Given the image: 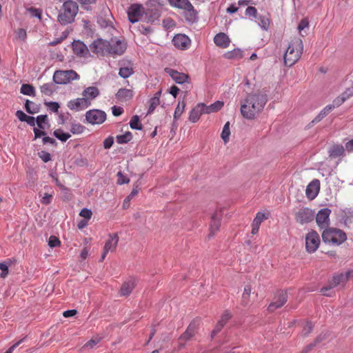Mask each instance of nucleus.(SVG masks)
<instances>
[{
	"mask_svg": "<svg viewBox=\"0 0 353 353\" xmlns=\"http://www.w3.org/2000/svg\"><path fill=\"white\" fill-rule=\"evenodd\" d=\"M268 101L267 94L261 90L252 92L246 97L241 106V112L246 119H255L263 110Z\"/></svg>",
	"mask_w": 353,
	"mask_h": 353,
	"instance_id": "nucleus-1",
	"label": "nucleus"
},
{
	"mask_svg": "<svg viewBox=\"0 0 353 353\" xmlns=\"http://www.w3.org/2000/svg\"><path fill=\"white\" fill-rule=\"evenodd\" d=\"M303 50V43L301 39L295 38L291 41L285 52L283 59L286 66L291 67L301 58Z\"/></svg>",
	"mask_w": 353,
	"mask_h": 353,
	"instance_id": "nucleus-2",
	"label": "nucleus"
},
{
	"mask_svg": "<svg viewBox=\"0 0 353 353\" xmlns=\"http://www.w3.org/2000/svg\"><path fill=\"white\" fill-rule=\"evenodd\" d=\"M79 6L74 1H68L61 7L57 20L61 25H67L72 23L78 14Z\"/></svg>",
	"mask_w": 353,
	"mask_h": 353,
	"instance_id": "nucleus-3",
	"label": "nucleus"
},
{
	"mask_svg": "<svg viewBox=\"0 0 353 353\" xmlns=\"http://www.w3.org/2000/svg\"><path fill=\"white\" fill-rule=\"evenodd\" d=\"M168 1L172 7L184 12V17L188 22L194 23L197 21L198 12L190 0H168Z\"/></svg>",
	"mask_w": 353,
	"mask_h": 353,
	"instance_id": "nucleus-4",
	"label": "nucleus"
},
{
	"mask_svg": "<svg viewBox=\"0 0 353 353\" xmlns=\"http://www.w3.org/2000/svg\"><path fill=\"white\" fill-rule=\"evenodd\" d=\"M324 243L333 245H339L347 239L346 234L342 230L334 228L325 229L322 232Z\"/></svg>",
	"mask_w": 353,
	"mask_h": 353,
	"instance_id": "nucleus-5",
	"label": "nucleus"
},
{
	"mask_svg": "<svg viewBox=\"0 0 353 353\" xmlns=\"http://www.w3.org/2000/svg\"><path fill=\"white\" fill-rule=\"evenodd\" d=\"M79 78V75L72 70H58L53 75V81L57 84H66Z\"/></svg>",
	"mask_w": 353,
	"mask_h": 353,
	"instance_id": "nucleus-6",
	"label": "nucleus"
},
{
	"mask_svg": "<svg viewBox=\"0 0 353 353\" xmlns=\"http://www.w3.org/2000/svg\"><path fill=\"white\" fill-rule=\"evenodd\" d=\"M345 97L343 98H336L332 104H330L326 105L319 114L318 115L311 121L309 124V126L311 127L315 123L320 122L323 118H325L331 111L336 108L340 106L343 102Z\"/></svg>",
	"mask_w": 353,
	"mask_h": 353,
	"instance_id": "nucleus-7",
	"label": "nucleus"
},
{
	"mask_svg": "<svg viewBox=\"0 0 353 353\" xmlns=\"http://www.w3.org/2000/svg\"><path fill=\"white\" fill-rule=\"evenodd\" d=\"M85 119L88 123L92 125H99L105 121L106 114L104 111L93 109L86 112Z\"/></svg>",
	"mask_w": 353,
	"mask_h": 353,
	"instance_id": "nucleus-8",
	"label": "nucleus"
},
{
	"mask_svg": "<svg viewBox=\"0 0 353 353\" xmlns=\"http://www.w3.org/2000/svg\"><path fill=\"white\" fill-rule=\"evenodd\" d=\"M320 238L318 233L315 231H311L305 236V248L310 253L314 252L319 247Z\"/></svg>",
	"mask_w": 353,
	"mask_h": 353,
	"instance_id": "nucleus-9",
	"label": "nucleus"
},
{
	"mask_svg": "<svg viewBox=\"0 0 353 353\" xmlns=\"http://www.w3.org/2000/svg\"><path fill=\"white\" fill-rule=\"evenodd\" d=\"M109 41L97 39L90 45V50L97 54L105 55L109 54Z\"/></svg>",
	"mask_w": 353,
	"mask_h": 353,
	"instance_id": "nucleus-10",
	"label": "nucleus"
},
{
	"mask_svg": "<svg viewBox=\"0 0 353 353\" xmlns=\"http://www.w3.org/2000/svg\"><path fill=\"white\" fill-rule=\"evenodd\" d=\"M330 213L331 210L328 208H323L318 212L316 216V221L321 229H323L324 230L328 228Z\"/></svg>",
	"mask_w": 353,
	"mask_h": 353,
	"instance_id": "nucleus-11",
	"label": "nucleus"
},
{
	"mask_svg": "<svg viewBox=\"0 0 353 353\" xmlns=\"http://www.w3.org/2000/svg\"><path fill=\"white\" fill-rule=\"evenodd\" d=\"M109 54H110L121 55L126 49L125 43L117 38H112L109 41Z\"/></svg>",
	"mask_w": 353,
	"mask_h": 353,
	"instance_id": "nucleus-12",
	"label": "nucleus"
},
{
	"mask_svg": "<svg viewBox=\"0 0 353 353\" xmlns=\"http://www.w3.org/2000/svg\"><path fill=\"white\" fill-rule=\"evenodd\" d=\"M191 39L184 34H177L172 39L175 48L181 50H188L191 45Z\"/></svg>",
	"mask_w": 353,
	"mask_h": 353,
	"instance_id": "nucleus-13",
	"label": "nucleus"
},
{
	"mask_svg": "<svg viewBox=\"0 0 353 353\" xmlns=\"http://www.w3.org/2000/svg\"><path fill=\"white\" fill-rule=\"evenodd\" d=\"M314 219V212L309 208L300 209L295 214V219L300 224H305L312 221Z\"/></svg>",
	"mask_w": 353,
	"mask_h": 353,
	"instance_id": "nucleus-14",
	"label": "nucleus"
},
{
	"mask_svg": "<svg viewBox=\"0 0 353 353\" xmlns=\"http://www.w3.org/2000/svg\"><path fill=\"white\" fill-rule=\"evenodd\" d=\"M90 105L91 103H88V101L83 97L70 100L68 103V108L74 111H81L85 110L90 106Z\"/></svg>",
	"mask_w": 353,
	"mask_h": 353,
	"instance_id": "nucleus-15",
	"label": "nucleus"
},
{
	"mask_svg": "<svg viewBox=\"0 0 353 353\" xmlns=\"http://www.w3.org/2000/svg\"><path fill=\"white\" fill-rule=\"evenodd\" d=\"M143 13V8L141 5L134 4L128 10V15L129 21L134 23L140 20Z\"/></svg>",
	"mask_w": 353,
	"mask_h": 353,
	"instance_id": "nucleus-16",
	"label": "nucleus"
},
{
	"mask_svg": "<svg viewBox=\"0 0 353 353\" xmlns=\"http://www.w3.org/2000/svg\"><path fill=\"white\" fill-rule=\"evenodd\" d=\"M320 191V181L319 179H313L307 186L305 194L310 200L314 199Z\"/></svg>",
	"mask_w": 353,
	"mask_h": 353,
	"instance_id": "nucleus-17",
	"label": "nucleus"
},
{
	"mask_svg": "<svg viewBox=\"0 0 353 353\" xmlns=\"http://www.w3.org/2000/svg\"><path fill=\"white\" fill-rule=\"evenodd\" d=\"M221 218L222 214L221 211L216 212L212 216L211 222L210 224V233L208 234V238L213 236L216 234V232L219 230Z\"/></svg>",
	"mask_w": 353,
	"mask_h": 353,
	"instance_id": "nucleus-18",
	"label": "nucleus"
},
{
	"mask_svg": "<svg viewBox=\"0 0 353 353\" xmlns=\"http://www.w3.org/2000/svg\"><path fill=\"white\" fill-rule=\"evenodd\" d=\"M347 281L348 280L347 279V276L344 273L336 274L333 277V279L330 283V287L322 288L321 292H323V295L330 296L329 294L326 293L327 290L339 285H344Z\"/></svg>",
	"mask_w": 353,
	"mask_h": 353,
	"instance_id": "nucleus-19",
	"label": "nucleus"
},
{
	"mask_svg": "<svg viewBox=\"0 0 353 353\" xmlns=\"http://www.w3.org/2000/svg\"><path fill=\"white\" fill-rule=\"evenodd\" d=\"M165 72L176 83L182 84L188 81V76L172 68H165Z\"/></svg>",
	"mask_w": 353,
	"mask_h": 353,
	"instance_id": "nucleus-20",
	"label": "nucleus"
},
{
	"mask_svg": "<svg viewBox=\"0 0 353 353\" xmlns=\"http://www.w3.org/2000/svg\"><path fill=\"white\" fill-rule=\"evenodd\" d=\"M287 301V295L284 292H280L276 295L274 301L269 305L268 310L274 312L277 308L282 307Z\"/></svg>",
	"mask_w": 353,
	"mask_h": 353,
	"instance_id": "nucleus-21",
	"label": "nucleus"
},
{
	"mask_svg": "<svg viewBox=\"0 0 353 353\" xmlns=\"http://www.w3.org/2000/svg\"><path fill=\"white\" fill-rule=\"evenodd\" d=\"M72 48L74 54L79 57H88L90 54L89 51L90 50L88 48L87 46L84 43L80 41H74Z\"/></svg>",
	"mask_w": 353,
	"mask_h": 353,
	"instance_id": "nucleus-22",
	"label": "nucleus"
},
{
	"mask_svg": "<svg viewBox=\"0 0 353 353\" xmlns=\"http://www.w3.org/2000/svg\"><path fill=\"white\" fill-rule=\"evenodd\" d=\"M196 327L194 323H190L185 332L179 337V345L181 347L185 345L186 341L192 339L195 334Z\"/></svg>",
	"mask_w": 353,
	"mask_h": 353,
	"instance_id": "nucleus-23",
	"label": "nucleus"
},
{
	"mask_svg": "<svg viewBox=\"0 0 353 353\" xmlns=\"http://www.w3.org/2000/svg\"><path fill=\"white\" fill-rule=\"evenodd\" d=\"M232 315L228 310L225 311L221 315V319L216 323L215 327L212 331L211 337L213 338L216 334H218L223 326L226 324L228 320L231 318Z\"/></svg>",
	"mask_w": 353,
	"mask_h": 353,
	"instance_id": "nucleus-24",
	"label": "nucleus"
},
{
	"mask_svg": "<svg viewBox=\"0 0 353 353\" xmlns=\"http://www.w3.org/2000/svg\"><path fill=\"white\" fill-rule=\"evenodd\" d=\"M268 219V214H265V213H263L262 212H257L255 218L254 219V220L252 223L251 233L252 234H257L261 223Z\"/></svg>",
	"mask_w": 353,
	"mask_h": 353,
	"instance_id": "nucleus-25",
	"label": "nucleus"
},
{
	"mask_svg": "<svg viewBox=\"0 0 353 353\" xmlns=\"http://www.w3.org/2000/svg\"><path fill=\"white\" fill-rule=\"evenodd\" d=\"M120 68L119 71V75L123 79H127L134 73L133 64L131 62L125 63V62H121Z\"/></svg>",
	"mask_w": 353,
	"mask_h": 353,
	"instance_id": "nucleus-26",
	"label": "nucleus"
},
{
	"mask_svg": "<svg viewBox=\"0 0 353 353\" xmlns=\"http://www.w3.org/2000/svg\"><path fill=\"white\" fill-rule=\"evenodd\" d=\"M99 90L94 86L88 87L82 92L83 97L86 99L88 101V103H91L92 100L99 95Z\"/></svg>",
	"mask_w": 353,
	"mask_h": 353,
	"instance_id": "nucleus-27",
	"label": "nucleus"
},
{
	"mask_svg": "<svg viewBox=\"0 0 353 353\" xmlns=\"http://www.w3.org/2000/svg\"><path fill=\"white\" fill-rule=\"evenodd\" d=\"M119 242V236L117 234L109 235L108 240L105 242L104 248L106 252H113L116 250Z\"/></svg>",
	"mask_w": 353,
	"mask_h": 353,
	"instance_id": "nucleus-28",
	"label": "nucleus"
},
{
	"mask_svg": "<svg viewBox=\"0 0 353 353\" xmlns=\"http://www.w3.org/2000/svg\"><path fill=\"white\" fill-rule=\"evenodd\" d=\"M214 42L217 46L222 48H226L230 45V39L227 34L221 32L214 37Z\"/></svg>",
	"mask_w": 353,
	"mask_h": 353,
	"instance_id": "nucleus-29",
	"label": "nucleus"
},
{
	"mask_svg": "<svg viewBox=\"0 0 353 353\" xmlns=\"http://www.w3.org/2000/svg\"><path fill=\"white\" fill-rule=\"evenodd\" d=\"M203 103H200L196 105L190 112L189 120L192 123H196L200 118V117L204 113L203 108Z\"/></svg>",
	"mask_w": 353,
	"mask_h": 353,
	"instance_id": "nucleus-30",
	"label": "nucleus"
},
{
	"mask_svg": "<svg viewBox=\"0 0 353 353\" xmlns=\"http://www.w3.org/2000/svg\"><path fill=\"white\" fill-rule=\"evenodd\" d=\"M345 148L342 145H334L329 150V155L331 158H338L345 156Z\"/></svg>",
	"mask_w": 353,
	"mask_h": 353,
	"instance_id": "nucleus-31",
	"label": "nucleus"
},
{
	"mask_svg": "<svg viewBox=\"0 0 353 353\" xmlns=\"http://www.w3.org/2000/svg\"><path fill=\"white\" fill-rule=\"evenodd\" d=\"M223 105L224 103L221 101H216L210 105H206L205 103H203L204 113L210 114L212 112H216L223 108Z\"/></svg>",
	"mask_w": 353,
	"mask_h": 353,
	"instance_id": "nucleus-32",
	"label": "nucleus"
},
{
	"mask_svg": "<svg viewBox=\"0 0 353 353\" xmlns=\"http://www.w3.org/2000/svg\"><path fill=\"white\" fill-rule=\"evenodd\" d=\"M135 287V281L134 279H130L128 281L125 282L120 290L121 295L122 296H128L129 295L132 290Z\"/></svg>",
	"mask_w": 353,
	"mask_h": 353,
	"instance_id": "nucleus-33",
	"label": "nucleus"
},
{
	"mask_svg": "<svg viewBox=\"0 0 353 353\" xmlns=\"http://www.w3.org/2000/svg\"><path fill=\"white\" fill-rule=\"evenodd\" d=\"M133 97V92L132 90L126 88H121L117 93V97L121 101H128Z\"/></svg>",
	"mask_w": 353,
	"mask_h": 353,
	"instance_id": "nucleus-34",
	"label": "nucleus"
},
{
	"mask_svg": "<svg viewBox=\"0 0 353 353\" xmlns=\"http://www.w3.org/2000/svg\"><path fill=\"white\" fill-rule=\"evenodd\" d=\"M161 90L157 92L154 94V97L150 99V101H149L150 106H149L148 113H152L154 111V110L157 107V105L159 104V102H160L159 98L161 96Z\"/></svg>",
	"mask_w": 353,
	"mask_h": 353,
	"instance_id": "nucleus-35",
	"label": "nucleus"
},
{
	"mask_svg": "<svg viewBox=\"0 0 353 353\" xmlns=\"http://www.w3.org/2000/svg\"><path fill=\"white\" fill-rule=\"evenodd\" d=\"M37 124L39 129L46 130L50 127L48 123V116L46 114H41L37 117Z\"/></svg>",
	"mask_w": 353,
	"mask_h": 353,
	"instance_id": "nucleus-36",
	"label": "nucleus"
},
{
	"mask_svg": "<svg viewBox=\"0 0 353 353\" xmlns=\"http://www.w3.org/2000/svg\"><path fill=\"white\" fill-rule=\"evenodd\" d=\"M223 57L228 59H239L243 57V52L240 49H234L225 52Z\"/></svg>",
	"mask_w": 353,
	"mask_h": 353,
	"instance_id": "nucleus-37",
	"label": "nucleus"
},
{
	"mask_svg": "<svg viewBox=\"0 0 353 353\" xmlns=\"http://www.w3.org/2000/svg\"><path fill=\"white\" fill-rule=\"evenodd\" d=\"M252 292V288L250 285H245L244 288L243 293L242 294V301L241 303L243 306H247L249 305L250 300V294Z\"/></svg>",
	"mask_w": 353,
	"mask_h": 353,
	"instance_id": "nucleus-38",
	"label": "nucleus"
},
{
	"mask_svg": "<svg viewBox=\"0 0 353 353\" xmlns=\"http://www.w3.org/2000/svg\"><path fill=\"white\" fill-rule=\"evenodd\" d=\"M25 108L29 114H32L37 113L39 111V106L36 103L30 100H26Z\"/></svg>",
	"mask_w": 353,
	"mask_h": 353,
	"instance_id": "nucleus-39",
	"label": "nucleus"
},
{
	"mask_svg": "<svg viewBox=\"0 0 353 353\" xmlns=\"http://www.w3.org/2000/svg\"><path fill=\"white\" fill-rule=\"evenodd\" d=\"M132 139V134L130 132H126L125 133L120 135H117L116 137L117 142L119 144L127 143Z\"/></svg>",
	"mask_w": 353,
	"mask_h": 353,
	"instance_id": "nucleus-40",
	"label": "nucleus"
},
{
	"mask_svg": "<svg viewBox=\"0 0 353 353\" xmlns=\"http://www.w3.org/2000/svg\"><path fill=\"white\" fill-rule=\"evenodd\" d=\"M53 135L62 142H65L71 135L64 132L61 129H57L54 131Z\"/></svg>",
	"mask_w": 353,
	"mask_h": 353,
	"instance_id": "nucleus-41",
	"label": "nucleus"
},
{
	"mask_svg": "<svg viewBox=\"0 0 353 353\" xmlns=\"http://www.w3.org/2000/svg\"><path fill=\"white\" fill-rule=\"evenodd\" d=\"M256 21L259 26L263 30H267L270 26L269 19L264 16H259L256 18Z\"/></svg>",
	"mask_w": 353,
	"mask_h": 353,
	"instance_id": "nucleus-42",
	"label": "nucleus"
},
{
	"mask_svg": "<svg viewBox=\"0 0 353 353\" xmlns=\"http://www.w3.org/2000/svg\"><path fill=\"white\" fill-rule=\"evenodd\" d=\"M230 135V122L228 121L225 123L222 132H221V139L223 140L224 143H226L228 142Z\"/></svg>",
	"mask_w": 353,
	"mask_h": 353,
	"instance_id": "nucleus-43",
	"label": "nucleus"
},
{
	"mask_svg": "<svg viewBox=\"0 0 353 353\" xmlns=\"http://www.w3.org/2000/svg\"><path fill=\"white\" fill-rule=\"evenodd\" d=\"M185 107V103L184 101H179L178 105L175 109L174 114V119L177 120L181 115L183 114Z\"/></svg>",
	"mask_w": 353,
	"mask_h": 353,
	"instance_id": "nucleus-44",
	"label": "nucleus"
},
{
	"mask_svg": "<svg viewBox=\"0 0 353 353\" xmlns=\"http://www.w3.org/2000/svg\"><path fill=\"white\" fill-rule=\"evenodd\" d=\"M130 126L132 129L134 130H141L142 124L140 122L139 117L137 115H134L132 117L130 121Z\"/></svg>",
	"mask_w": 353,
	"mask_h": 353,
	"instance_id": "nucleus-45",
	"label": "nucleus"
},
{
	"mask_svg": "<svg viewBox=\"0 0 353 353\" xmlns=\"http://www.w3.org/2000/svg\"><path fill=\"white\" fill-rule=\"evenodd\" d=\"M139 192V190L137 189V187L135 188H133L131 191L130 194L124 199L123 203V208H128L130 206V202L131 199L137 195Z\"/></svg>",
	"mask_w": 353,
	"mask_h": 353,
	"instance_id": "nucleus-46",
	"label": "nucleus"
},
{
	"mask_svg": "<svg viewBox=\"0 0 353 353\" xmlns=\"http://www.w3.org/2000/svg\"><path fill=\"white\" fill-rule=\"evenodd\" d=\"M54 90V85L52 83H45L41 86V92L47 96L51 95Z\"/></svg>",
	"mask_w": 353,
	"mask_h": 353,
	"instance_id": "nucleus-47",
	"label": "nucleus"
},
{
	"mask_svg": "<svg viewBox=\"0 0 353 353\" xmlns=\"http://www.w3.org/2000/svg\"><path fill=\"white\" fill-rule=\"evenodd\" d=\"M21 92L25 95L34 96V88L29 84H23L21 87Z\"/></svg>",
	"mask_w": 353,
	"mask_h": 353,
	"instance_id": "nucleus-48",
	"label": "nucleus"
},
{
	"mask_svg": "<svg viewBox=\"0 0 353 353\" xmlns=\"http://www.w3.org/2000/svg\"><path fill=\"white\" fill-rule=\"evenodd\" d=\"M85 127L80 123H73L71 125L70 131L74 134H79L83 132Z\"/></svg>",
	"mask_w": 353,
	"mask_h": 353,
	"instance_id": "nucleus-49",
	"label": "nucleus"
},
{
	"mask_svg": "<svg viewBox=\"0 0 353 353\" xmlns=\"http://www.w3.org/2000/svg\"><path fill=\"white\" fill-rule=\"evenodd\" d=\"M117 184L123 185L127 184L130 182V179L127 175H125L122 172L119 171L117 174Z\"/></svg>",
	"mask_w": 353,
	"mask_h": 353,
	"instance_id": "nucleus-50",
	"label": "nucleus"
},
{
	"mask_svg": "<svg viewBox=\"0 0 353 353\" xmlns=\"http://www.w3.org/2000/svg\"><path fill=\"white\" fill-rule=\"evenodd\" d=\"M28 11L31 17L38 18L39 20L41 19V10L35 8H30L28 9Z\"/></svg>",
	"mask_w": 353,
	"mask_h": 353,
	"instance_id": "nucleus-51",
	"label": "nucleus"
},
{
	"mask_svg": "<svg viewBox=\"0 0 353 353\" xmlns=\"http://www.w3.org/2000/svg\"><path fill=\"white\" fill-rule=\"evenodd\" d=\"M351 96H353V83L350 86L347 87L345 91L337 98H343L345 97V99H344L345 101Z\"/></svg>",
	"mask_w": 353,
	"mask_h": 353,
	"instance_id": "nucleus-52",
	"label": "nucleus"
},
{
	"mask_svg": "<svg viewBox=\"0 0 353 353\" xmlns=\"http://www.w3.org/2000/svg\"><path fill=\"white\" fill-rule=\"evenodd\" d=\"M101 337L95 336V337L91 339L89 341H88L85 344V347H88V348H92L97 343H99L101 341Z\"/></svg>",
	"mask_w": 353,
	"mask_h": 353,
	"instance_id": "nucleus-53",
	"label": "nucleus"
},
{
	"mask_svg": "<svg viewBox=\"0 0 353 353\" xmlns=\"http://www.w3.org/2000/svg\"><path fill=\"white\" fill-rule=\"evenodd\" d=\"M61 242L58 238L54 236H50L48 240V245L51 248L57 247L60 245Z\"/></svg>",
	"mask_w": 353,
	"mask_h": 353,
	"instance_id": "nucleus-54",
	"label": "nucleus"
},
{
	"mask_svg": "<svg viewBox=\"0 0 353 353\" xmlns=\"http://www.w3.org/2000/svg\"><path fill=\"white\" fill-rule=\"evenodd\" d=\"M309 26V22L306 19H303L301 21L298 26V30L299 33L303 36L302 34V31L304 30L305 28H307Z\"/></svg>",
	"mask_w": 353,
	"mask_h": 353,
	"instance_id": "nucleus-55",
	"label": "nucleus"
},
{
	"mask_svg": "<svg viewBox=\"0 0 353 353\" xmlns=\"http://www.w3.org/2000/svg\"><path fill=\"white\" fill-rule=\"evenodd\" d=\"M46 105L52 112H57L59 108V104L57 102H46Z\"/></svg>",
	"mask_w": 353,
	"mask_h": 353,
	"instance_id": "nucleus-56",
	"label": "nucleus"
},
{
	"mask_svg": "<svg viewBox=\"0 0 353 353\" xmlns=\"http://www.w3.org/2000/svg\"><path fill=\"white\" fill-rule=\"evenodd\" d=\"M92 212L88 208H83L81 210L79 215L85 218L87 221L91 219Z\"/></svg>",
	"mask_w": 353,
	"mask_h": 353,
	"instance_id": "nucleus-57",
	"label": "nucleus"
},
{
	"mask_svg": "<svg viewBox=\"0 0 353 353\" xmlns=\"http://www.w3.org/2000/svg\"><path fill=\"white\" fill-rule=\"evenodd\" d=\"M245 14L249 17H253L257 18V10L254 7L249 6L245 10Z\"/></svg>",
	"mask_w": 353,
	"mask_h": 353,
	"instance_id": "nucleus-58",
	"label": "nucleus"
},
{
	"mask_svg": "<svg viewBox=\"0 0 353 353\" xmlns=\"http://www.w3.org/2000/svg\"><path fill=\"white\" fill-rule=\"evenodd\" d=\"M39 157L42 159V161L45 163H47L51 160V155L49 152L46 151H41L39 152Z\"/></svg>",
	"mask_w": 353,
	"mask_h": 353,
	"instance_id": "nucleus-59",
	"label": "nucleus"
},
{
	"mask_svg": "<svg viewBox=\"0 0 353 353\" xmlns=\"http://www.w3.org/2000/svg\"><path fill=\"white\" fill-rule=\"evenodd\" d=\"M0 270H1L0 277L5 278L8 273V265L6 263H0Z\"/></svg>",
	"mask_w": 353,
	"mask_h": 353,
	"instance_id": "nucleus-60",
	"label": "nucleus"
},
{
	"mask_svg": "<svg viewBox=\"0 0 353 353\" xmlns=\"http://www.w3.org/2000/svg\"><path fill=\"white\" fill-rule=\"evenodd\" d=\"M113 143H114L113 138L111 137H109L106 138L104 140V141H103V147L105 149H109V148H110L112 146Z\"/></svg>",
	"mask_w": 353,
	"mask_h": 353,
	"instance_id": "nucleus-61",
	"label": "nucleus"
},
{
	"mask_svg": "<svg viewBox=\"0 0 353 353\" xmlns=\"http://www.w3.org/2000/svg\"><path fill=\"white\" fill-rule=\"evenodd\" d=\"M313 329V325L312 323L307 322L306 323L305 327H303V332L304 335H307L310 334Z\"/></svg>",
	"mask_w": 353,
	"mask_h": 353,
	"instance_id": "nucleus-62",
	"label": "nucleus"
},
{
	"mask_svg": "<svg viewBox=\"0 0 353 353\" xmlns=\"http://www.w3.org/2000/svg\"><path fill=\"white\" fill-rule=\"evenodd\" d=\"M112 110L113 115L116 117L120 116L123 112V109L118 106H113Z\"/></svg>",
	"mask_w": 353,
	"mask_h": 353,
	"instance_id": "nucleus-63",
	"label": "nucleus"
},
{
	"mask_svg": "<svg viewBox=\"0 0 353 353\" xmlns=\"http://www.w3.org/2000/svg\"><path fill=\"white\" fill-rule=\"evenodd\" d=\"M345 147L347 152H353V139L346 142Z\"/></svg>",
	"mask_w": 353,
	"mask_h": 353,
	"instance_id": "nucleus-64",
	"label": "nucleus"
}]
</instances>
